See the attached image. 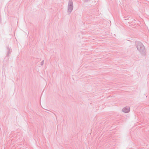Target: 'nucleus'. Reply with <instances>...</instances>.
<instances>
[{
	"instance_id": "1",
	"label": "nucleus",
	"mask_w": 149,
	"mask_h": 149,
	"mask_svg": "<svg viewBox=\"0 0 149 149\" xmlns=\"http://www.w3.org/2000/svg\"><path fill=\"white\" fill-rule=\"evenodd\" d=\"M123 110L125 112H127L130 111V108L129 107H125L123 109Z\"/></svg>"
}]
</instances>
